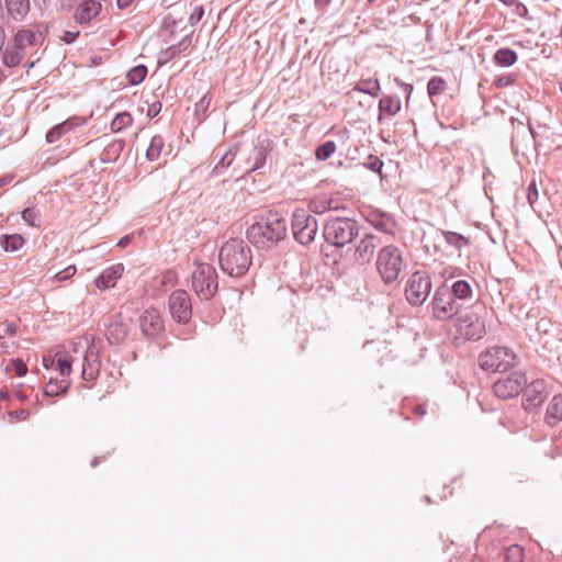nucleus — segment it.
<instances>
[{"mask_svg":"<svg viewBox=\"0 0 562 562\" xmlns=\"http://www.w3.org/2000/svg\"><path fill=\"white\" fill-rule=\"evenodd\" d=\"M494 60L499 66L509 67L517 61V54L509 48H499L494 55Z\"/></svg>","mask_w":562,"mask_h":562,"instance_id":"obj_30","label":"nucleus"},{"mask_svg":"<svg viewBox=\"0 0 562 562\" xmlns=\"http://www.w3.org/2000/svg\"><path fill=\"white\" fill-rule=\"evenodd\" d=\"M499 1L508 7L516 3V0H499Z\"/></svg>","mask_w":562,"mask_h":562,"instance_id":"obj_62","label":"nucleus"},{"mask_svg":"<svg viewBox=\"0 0 562 562\" xmlns=\"http://www.w3.org/2000/svg\"><path fill=\"white\" fill-rule=\"evenodd\" d=\"M446 89V81L441 77H432L427 83V92L430 97L441 94Z\"/></svg>","mask_w":562,"mask_h":562,"instance_id":"obj_39","label":"nucleus"},{"mask_svg":"<svg viewBox=\"0 0 562 562\" xmlns=\"http://www.w3.org/2000/svg\"><path fill=\"white\" fill-rule=\"evenodd\" d=\"M71 128V125L68 122L60 123L56 126H54L52 130H49L46 134V140L48 143H55L57 142L64 134L69 132Z\"/></svg>","mask_w":562,"mask_h":562,"instance_id":"obj_37","label":"nucleus"},{"mask_svg":"<svg viewBox=\"0 0 562 562\" xmlns=\"http://www.w3.org/2000/svg\"><path fill=\"white\" fill-rule=\"evenodd\" d=\"M134 0H116V4L120 9H125L132 4Z\"/></svg>","mask_w":562,"mask_h":562,"instance_id":"obj_56","label":"nucleus"},{"mask_svg":"<svg viewBox=\"0 0 562 562\" xmlns=\"http://www.w3.org/2000/svg\"><path fill=\"white\" fill-rule=\"evenodd\" d=\"M510 7H514L513 12L520 18L526 16L528 12L527 7L517 0L516 3L512 4Z\"/></svg>","mask_w":562,"mask_h":562,"instance_id":"obj_51","label":"nucleus"},{"mask_svg":"<svg viewBox=\"0 0 562 562\" xmlns=\"http://www.w3.org/2000/svg\"><path fill=\"white\" fill-rule=\"evenodd\" d=\"M68 387H69V382L67 380H64V379L60 381L50 380L44 389V394L46 396H56V395L66 393Z\"/></svg>","mask_w":562,"mask_h":562,"instance_id":"obj_31","label":"nucleus"},{"mask_svg":"<svg viewBox=\"0 0 562 562\" xmlns=\"http://www.w3.org/2000/svg\"><path fill=\"white\" fill-rule=\"evenodd\" d=\"M24 244V238L20 234L4 235L2 247L5 251L19 250Z\"/></svg>","mask_w":562,"mask_h":562,"instance_id":"obj_34","label":"nucleus"},{"mask_svg":"<svg viewBox=\"0 0 562 562\" xmlns=\"http://www.w3.org/2000/svg\"><path fill=\"white\" fill-rule=\"evenodd\" d=\"M128 329V324L121 316H115L106 326L105 337L111 345H119L125 340Z\"/></svg>","mask_w":562,"mask_h":562,"instance_id":"obj_15","label":"nucleus"},{"mask_svg":"<svg viewBox=\"0 0 562 562\" xmlns=\"http://www.w3.org/2000/svg\"><path fill=\"white\" fill-rule=\"evenodd\" d=\"M160 108H161L160 103H153L148 110V115L156 116L159 113Z\"/></svg>","mask_w":562,"mask_h":562,"instance_id":"obj_55","label":"nucleus"},{"mask_svg":"<svg viewBox=\"0 0 562 562\" xmlns=\"http://www.w3.org/2000/svg\"><path fill=\"white\" fill-rule=\"evenodd\" d=\"M133 119L130 113L122 112L116 114V116L113 119L111 123V130L115 133H119L126 128L127 126L132 125Z\"/></svg>","mask_w":562,"mask_h":562,"instance_id":"obj_35","label":"nucleus"},{"mask_svg":"<svg viewBox=\"0 0 562 562\" xmlns=\"http://www.w3.org/2000/svg\"><path fill=\"white\" fill-rule=\"evenodd\" d=\"M308 209L315 214H323L327 211L338 210L337 202L327 195H319L313 198L308 203Z\"/></svg>","mask_w":562,"mask_h":562,"instance_id":"obj_24","label":"nucleus"},{"mask_svg":"<svg viewBox=\"0 0 562 562\" xmlns=\"http://www.w3.org/2000/svg\"><path fill=\"white\" fill-rule=\"evenodd\" d=\"M139 326L144 335L155 337L164 329V321L158 310L147 308L139 317Z\"/></svg>","mask_w":562,"mask_h":562,"instance_id":"obj_14","label":"nucleus"},{"mask_svg":"<svg viewBox=\"0 0 562 562\" xmlns=\"http://www.w3.org/2000/svg\"><path fill=\"white\" fill-rule=\"evenodd\" d=\"M403 268L402 250L394 245H386L378 252L376 269L385 283L397 280Z\"/></svg>","mask_w":562,"mask_h":562,"instance_id":"obj_6","label":"nucleus"},{"mask_svg":"<svg viewBox=\"0 0 562 562\" xmlns=\"http://www.w3.org/2000/svg\"><path fill=\"white\" fill-rule=\"evenodd\" d=\"M526 384L527 378L525 373L516 371L507 376L498 379L494 383L493 390L497 397L507 400L518 395Z\"/></svg>","mask_w":562,"mask_h":562,"instance_id":"obj_11","label":"nucleus"},{"mask_svg":"<svg viewBox=\"0 0 562 562\" xmlns=\"http://www.w3.org/2000/svg\"><path fill=\"white\" fill-rule=\"evenodd\" d=\"M191 283L199 299L210 300L215 295L218 286L215 268L206 262H195Z\"/></svg>","mask_w":562,"mask_h":562,"instance_id":"obj_5","label":"nucleus"},{"mask_svg":"<svg viewBox=\"0 0 562 562\" xmlns=\"http://www.w3.org/2000/svg\"><path fill=\"white\" fill-rule=\"evenodd\" d=\"M169 310L178 323H187L192 315L191 302L184 290L175 291L169 297Z\"/></svg>","mask_w":562,"mask_h":562,"instance_id":"obj_13","label":"nucleus"},{"mask_svg":"<svg viewBox=\"0 0 562 562\" xmlns=\"http://www.w3.org/2000/svg\"><path fill=\"white\" fill-rule=\"evenodd\" d=\"M100 371V361L98 351L93 347H89L85 352L82 361L81 375L86 381H92L97 378Z\"/></svg>","mask_w":562,"mask_h":562,"instance_id":"obj_16","label":"nucleus"},{"mask_svg":"<svg viewBox=\"0 0 562 562\" xmlns=\"http://www.w3.org/2000/svg\"><path fill=\"white\" fill-rule=\"evenodd\" d=\"M15 396L20 400V401H25L26 400V395L23 394L22 392L18 391L15 392Z\"/></svg>","mask_w":562,"mask_h":562,"instance_id":"obj_59","label":"nucleus"},{"mask_svg":"<svg viewBox=\"0 0 562 562\" xmlns=\"http://www.w3.org/2000/svg\"><path fill=\"white\" fill-rule=\"evenodd\" d=\"M210 102L211 100L206 95L201 98V100L195 104L196 114L204 113L207 110Z\"/></svg>","mask_w":562,"mask_h":562,"instance_id":"obj_50","label":"nucleus"},{"mask_svg":"<svg viewBox=\"0 0 562 562\" xmlns=\"http://www.w3.org/2000/svg\"><path fill=\"white\" fill-rule=\"evenodd\" d=\"M359 233L356 221L348 217L330 218L324 225V238L327 243L344 247L349 244Z\"/></svg>","mask_w":562,"mask_h":562,"instance_id":"obj_4","label":"nucleus"},{"mask_svg":"<svg viewBox=\"0 0 562 562\" xmlns=\"http://www.w3.org/2000/svg\"><path fill=\"white\" fill-rule=\"evenodd\" d=\"M449 289L456 302L470 300L473 294L470 283L465 280L456 281Z\"/></svg>","mask_w":562,"mask_h":562,"instance_id":"obj_27","label":"nucleus"},{"mask_svg":"<svg viewBox=\"0 0 562 562\" xmlns=\"http://www.w3.org/2000/svg\"><path fill=\"white\" fill-rule=\"evenodd\" d=\"M266 157H267L266 147L260 146V147L255 148L254 154L251 156L254 164H252V167L250 168V170L255 171V170L262 168L266 164Z\"/></svg>","mask_w":562,"mask_h":562,"instance_id":"obj_40","label":"nucleus"},{"mask_svg":"<svg viewBox=\"0 0 562 562\" xmlns=\"http://www.w3.org/2000/svg\"><path fill=\"white\" fill-rule=\"evenodd\" d=\"M9 416V420L10 422H14V420H25L29 418L30 416V413L29 411L26 409H20V411H13V412H10L8 414Z\"/></svg>","mask_w":562,"mask_h":562,"instance_id":"obj_48","label":"nucleus"},{"mask_svg":"<svg viewBox=\"0 0 562 562\" xmlns=\"http://www.w3.org/2000/svg\"><path fill=\"white\" fill-rule=\"evenodd\" d=\"M353 90L358 91V92L370 94L371 97H378L381 91V87H380V82L378 79L368 78V79H361L356 85Z\"/></svg>","mask_w":562,"mask_h":562,"instance_id":"obj_29","label":"nucleus"},{"mask_svg":"<svg viewBox=\"0 0 562 562\" xmlns=\"http://www.w3.org/2000/svg\"><path fill=\"white\" fill-rule=\"evenodd\" d=\"M9 14L16 21L23 20L30 11V0H5Z\"/></svg>","mask_w":562,"mask_h":562,"instance_id":"obj_25","label":"nucleus"},{"mask_svg":"<svg viewBox=\"0 0 562 562\" xmlns=\"http://www.w3.org/2000/svg\"><path fill=\"white\" fill-rule=\"evenodd\" d=\"M218 261L225 273L231 277H240L251 263L249 249L241 239L232 238L221 247Z\"/></svg>","mask_w":562,"mask_h":562,"instance_id":"obj_2","label":"nucleus"},{"mask_svg":"<svg viewBox=\"0 0 562 562\" xmlns=\"http://www.w3.org/2000/svg\"><path fill=\"white\" fill-rule=\"evenodd\" d=\"M539 193L536 186V182H531L527 188V199L530 204V206L535 210V204L538 201Z\"/></svg>","mask_w":562,"mask_h":562,"instance_id":"obj_44","label":"nucleus"},{"mask_svg":"<svg viewBox=\"0 0 562 562\" xmlns=\"http://www.w3.org/2000/svg\"><path fill=\"white\" fill-rule=\"evenodd\" d=\"M366 218L370 225L382 233L391 235L395 233V222L389 214L373 210L368 212Z\"/></svg>","mask_w":562,"mask_h":562,"instance_id":"obj_17","label":"nucleus"},{"mask_svg":"<svg viewBox=\"0 0 562 562\" xmlns=\"http://www.w3.org/2000/svg\"><path fill=\"white\" fill-rule=\"evenodd\" d=\"M285 221L276 211H267L255 217L247 229L248 240L258 248H270L283 239Z\"/></svg>","mask_w":562,"mask_h":562,"instance_id":"obj_1","label":"nucleus"},{"mask_svg":"<svg viewBox=\"0 0 562 562\" xmlns=\"http://www.w3.org/2000/svg\"><path fill=\"white\" fill-rule=\"evenodd\" d=\"M441 234L446 244L459 251L470 244L469 238L459 233L451 231H442Z\"/></svg>","mask_w":562,"mask_h":562,"instance_id":"obj_28","label":"nucleus"},{"mask_svg":"<svg viewBox=\"0 0 562 562\" xmlns=\"http://www.w3.org/2000/svg\"><path fill=\"white\" fill-rule=\"evenodd\" d=\"M432 315L439 321H447L457 315L461 308L454 301L448 285L438 286L431 301Z\"/></svg>","mask_w":562,"mask_h":562,"instance_id":"obj_8","label":"nucleus"},{"mask_svg":"<svg viewBox=\"0 0 562 562\" xmlns=\"http://www.w3.org/2000/svg\"><path fill=\"white\" fill-rule=\"evenodd\" d=\"M336 148L335 142L327 140L316 148L315 156L318 160L325 161L336 151Z\"/></svg>","mask_w":562,"mask_h":562,"instance_id":"obj_38","label":"nucleus"},{"mask_svg":"<svg viewBox=\"0 0 562 562\" xmlns=\"http://www.w3.org/2000/svg\"><path fill=\"white\" fill-rule=\"evenodd\" d=\"M505 562H524V549L518 544L510 546L505 552Z\"/></svg>","mask_w":562,"mask_h":562,"instance_id":"obj_41","label":"nucleus"},{"mask_svg":"<svg viewBox=\"0 0 562 562\" xmlns=\"http://www.w3.org/2000/svg\"><path fill=\"white\" fill-rule=\"evenodd\" d=\"M42 42V33L31 30H19L2 53V63L9 68L16 67L29 53Z\"/></svg>","mask_w":562,"mask_h":562,"instance_id":"obj_3","label":"nucleus"},{"mask_svg":"<svg viewBox=\"0 0 562 562\" xmlns=\"http://www.w3.org/2000/svg\"><path fill=\"white\" fill-rule=\"evenodd\" d=\"M16 326L11 322H2L0 323V339L5 338L7 336H12L15 334Z\"/></svg>","mask_w":562,"mask_h":562,"instance_id":"obj_45","label":"nucleus"},{"mask_svg":"<svg viewBox=\"0 0 562 562\" xmlns=\"http://www.w3.org/2000/svg\"><path fill=\"white\" fill-rule=\"evenodd\" d=\"M376 248L375 237L371 234H366L357 244L355 249V258L362 263L369 262Z\"/></svg>","mask_w":562,"mask_h":562,"instance_id":"obj_19","label":"nucleus"},{"mask_svg":"<svg viewBox=\"0 0 562 562\" xmlns=\"http://www.w3.org/2000/svg\"><path fill=\"white\" fill-rule=\"evenodd\" d=\"M395 81L403 88V91L407 94V98H409L411 93L413 92V86L401 82L398 79H395Z\"/></svg>","mask_w":562,"mask_h":562,"instance_id":"obj_54","label":"nucleus"},{"mask_svg":"<svg viewBox=\"0 0 562 562\" xmlns=\"http://www.w3.org/2000/svg\"><path fill=\"white\" fill-rule=\"evenodd\" d=\"M547 395L544 381H533L527 391L526 409H531L533 406L542 403Z\"/></svg>","mask_w":562,"mask_h":562,"instance_id":"obj_22","label":"nucleus"},{"mask_svg":"<svg viewBox=\"0 0 562 562\" xmlns=\"http://www.w3.org/2000/svg\"><path fill=\"white\" fill-rule=\"evenodd\" d=\"M23 220L32 225V226H38V211L34 207H27L22 213Z\"/></svg>","mask_w":562,"mask_h":562,"instance_id":"obj_42","label":"nucleus"},{"mask_svg":"<svg viewBox=\"0 0 562 562\" xmlns=\"http://www.w3.org/2000/svg\"><path fill=\"white\" fill-rule=\"evenodd\" d=\"M12 366H13V369H14L15 374L18 376H23V375L26 374L27 367H26V364L22 360H20V359L13 360L12 361Z\"/></svg>","mask_w":562,"mask_h":562,"instance_id":"obj_49","label":"nucleus"},{"mask_svg":"<svg viewBox=\"0 0 562 562\" xmlns=\"http://www.w3.org/2000/svg\"><path fill=\"white\" fill-rule=\"evenodd\" d=\"M43 362L46 368L58 371L61 376H67L71 372L72 360L67 355H57L56 357L45 356Z\"/></svg>","mask_w":562,"mask_h":562,"instance_id":"obj_21","label":"nucleus"},{"mask_svg":"<svg viewBox=\"0 0 562 562\" xmlns=\"http://www.w3.org/2000/svg\"><path fill=\"white\" fill-rule=\"evenodd\" d=\"M479 363L483 370L502 372L515 367L517 357L512 349L495 346L480 355Z\"/></svg>","mask_w":562,"mask_h":562,"instance_id":"obj_7","label":"nucleus"},{"mask_svg":"<svg viewBox=\"0 0 562 562\" xmlns=\"http://www.w3.org/2000/svg\"><path fill=\"white\" fill-rule=\"evenodd\" d=\"M233 159L234 154H232V151H227L223 155L218 165H221L222 168H227L233 162Z\"/></svg>","mask_w":562,"mask_h":562,"instance_id":"obj_52","label":"nucleus"},{"mask_svg":"<svg viewBox=\"0 0 562 562\" xmlns=\"http://www.w3.org/2000/svg\"><path fill=\"white\" fill-rule=\"evenodd\" d=\"M128 243H130V237H128V236H125V237H123L122 239H120V241L117 243V245H119V246H121V247H125Z\"/></svg>","mask_w":562,"mask_h":562,"instance_id":"obj_58","label":"nucleus"},{"mask_svg":"<svg viewBox=\"0 0 562 562\" xmlns=\"http://www.w3.org/2000/svg\"><path fill=\"white\" fill-rule=\"evenodd\" d=\"M147 68L144 65H137L133 67L126 75L128 82L133 86H136L146 78Z\"/></svg>","mask_w":562,"mask_h":562,"instance_id":"obj_36","label":"nucleus"},{"mask_svg":"<svg viewBox=\"0 0 562 562\" xmlns=\"http://www.w3.org/2000/svg\"><path fill=\"white\" fill-rule=\"evenodd\" d=\"M458 333L467 339H481L485 334V325L474 313L461 315L457 321Z\"/></svg>","mask_w":562,"mask_h":562,"instance_id":"obj_12","label":"nucleus"},{"mask_svg":"<svg viewBox=\"0 0 562 562\" xmlns=\"http://www.w3.org/2000/svg\"><path fill=\"white\" fill-rule=\"evenodd\" d=\"M124 272V266L122 263L113 265L105 270L95 279V286L100 290H105L115 285L116 281L122 277Z\"/></svg>","mask_w":562,"mask_h":562,"instance_id":"obj_18","label":"nucleus"},{"mask_svg":"<svg viewBox=\"0 0 562 562\" xmlns=\"http://www.w3.org/2000/svg\"><path fill=\"white\" fill-rule=\"evenodd\" d=\"M562 398L554 395L551 404L546 413V423L548 426L554 427L562 420Z\"/></svg>","mask_w":562,"mask_h":562,"instance_id":"obj_26","label":"nucleus"},{"mask_svg":"<svg viewBox=\"0 0 562 562\" xmlns=\"http://www.w3.org/2000/svg\"><path fill=\"white\" fill-rule=\"evenodd\" d=\"M401 99L397 95H386L379 101V122L382 123L384 116H394L401 110Z\"/></svg>","mask_w":562,"mask_h":562,"instance_id":"obj_23","label":"nucleus"},{"mask_svg":"<svg viewBox=\"0 0 562 562\" xmlns=\"http://www.w3.org/2000/svg\"><path fill=\"white\" fill-rule=\"evenodd\" d=\"M382 165H383L382 161L379 160L378 158H375L374 161L371 164V169L372 170H380Z\"/></svg>","mask_w":562,"mask_h":562,"instance_id":"obj_57","label":"nucleus"},{"mask_svg":"<svg viewBox=\"0 0 562 562\" xmlns=\"http://www.w3.org/2000/svg\"><path fill=\"white\" fill-rule=\"evenodd\" d=\"M204 14V9L202 5H195L189 16V23L191 25H195Z\"/></svg>","mask_w":562,"mask_h":562,"instance_id":"obj_46","label":"nucleus"},{"mask_svg":"<svg viewBox=\"0 0 562 562\" xmlns=\"http://www.w3.org/2000/svg\"><path fill=\"white\" fill-rule=\"evenodd\" d=\"M102 0H83L77 8L75 18L79 23H88L101 11Z\"/></svg>","mask_w":562,"mask_h":562,"instance_id":"obj_20","label":"nucleus"},{"mask_svg":"<svg viewBox=\"0 0 562 562\" xmlns=\"http://www.w3.org/2000/svg\"><path fill=\"white\" fill-rule=\"evenodd\" d=\"M188 47L187 40H182L179 44L169 46L167 49L160 53L159 60L161 63H168L169 60L177 57L182 49Z\"/></svg>","mask_w":562,"mask_h":562,"instance_id":"obj_32","label":"nucleus"},{"mask_svg":"<svg viewBox=\"0 0 562 562\" xmlns=\"http://www.w3.org/2000/svg\"><path fill=\"white\" fill-rule=\"evenodd\" d=\"M76 271H77V269L75 266H68L67 268H65L64 270H61L55 274V280L58 282L66 281V280L70 279L71 277H74Z\"/></svg>","mask_w":562,"mask_h":562,"instance_id":"obj_43","label":"nucleus"},{"mask_svg":"<svg viewBox=\"0 0 562 562\" xmlns=\"http://www.w3.org/2000/svg\"><path fill=\"white\" fill-rule=\"evenodd\" d=\"M0 398L7 401L9 398V394L7 392H0Z\"/></svg>","mask_w":562,"mask_h":562,"instance_id":"obj_63","label":"nucleus"},{"mask_svg":"<svg viewBox=\"0 0 562 562\" xmlns=\"http://www.w3.org/2000/svg\"><path fill=\"white\" fill-rule=\"evenodd\" d=\"M431 288L430 277L426 272L416 271L406 282V300L412 305H422L429 296Z\"/></svg>","mask_w":562,"mask_h":562,"instance_id":"obj_9","label":"nucleus"},{"mask_svg":"<svg viewBox=\"0 0 562 562\" xmlns=\"http://www.w3.org/2000/svg\"><path fill=\"white\" fill-rule=\"evenodd\" d=\"M160 282L164 285H175L177 282L176 271L168 270V271L164 272L160 277Z\"/></svg>","mask_w":562,"mask_h":562,"instance_id":"obj_47","label":"nucleus"},{"mask_svg":"<svg viewBox=\"0 0 562 562\" xmlns=\"http://www.w3.org/2000/svg\"><path fill=\"white\" fill-rule=\"evenodd\" d=\"M78 35H79V32L66 31V32H64V34L61 36V40L65 43L70 44V43H72L77 38Z\"/></svg>","mask_w":562,"mask_h":562,"instance_id":"obj_53","label":"nucleus"},{"mask_svg":"<svg viewBox=\"0 0 562 562\" xmlns=\"http://www.w3.org/2000/svg\"><path fill=\"white\" fill-rule=\"evenodd\" d=\"M35 4L38 7L46 5L49 0H34Z\"/></svg>","mask_w":562,"mask_h":562,"instance_id":"obj_60","label":"nucleus"},{"mask_svg":"<svg viewBox=\"0 0 562 562\" xmlns=\"http://www.w3.org/2000/svg\"><path fill=\"white\" fill-rule=\"evenodd\" d=\"M40 60V56H37L35 59L31 60L29 64H26V68L30 69L34 67L35 63Z\"/></svg>","mask_w":562,"mask_h":562,"instance_id":"obj_61","label":"nucleus"},{"mask_svg":"<svg viewBox=\"0 0 562 562\" xmlns=\"http://www.w3.org/2000/svg\"><path fill=\"white\" fill-rule=\"evenodd\" d=\"M9 178L2 177L0 178V188L3 187L8 182Z\"/></svg>","mask_w":562,"mask_h":562,"instance_id":"obj_64","label":"nucleus"},{"mask_svg":"<svg viewBox=\"0 0 562 562\" xmlns=\"http://www.w3.org/2000/svg\"><path fill=\"white\" fill-rule=\"evenodd\" d=\"M164 147V139L160 135H155L151 140H150V144L146 150V157L154 161L156 159H158V157L160 156V153H161V149Z\"/></svg>","mask_w":562,"mask_h":562,"instance_id":"obj_33","label":"nucleus"},{"mask_svg":"<svg viewBox=\"0 0 562 562\" xmlns=\"http://www.w3.org/2000/svg\"><path fill=\"white\" fill-rule=\"evenodd\" d=\"M295 239L302 245H308L318 232L317 220L304 210H295L292 220Z\"/></svg>","mask_w":562,"mask_h":562,"instance_id":"obj_10","label":"nucleus"}]
</instances>
